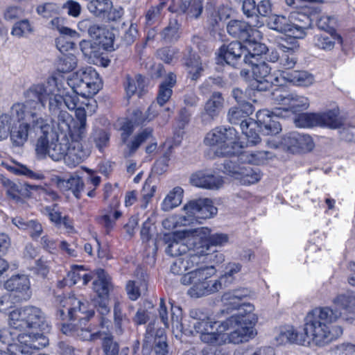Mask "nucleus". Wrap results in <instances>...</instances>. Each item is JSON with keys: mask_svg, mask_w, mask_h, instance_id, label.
Returning <instances> with one entry per match:
<instances>
[{"mask_svg": "<svg viewBox=\"0 0 355 355\" xmlns=\"http://www.w3.org/2000/svg\"><path fill=\"white\" fill-rule=\"evenodd\" d=\"M341 317V313L329 306L316 308L310 311L305 318L302 336L304 345L311 344L324 346L336 339L342 334L340 327H336V335L332 333L330 324Z\"/></svg>", "mask_w": 355, "mask_h": 355, "instance_id": "nucleus-6", "label": "nucleus"}, {"mask_svg": "<svg viewBox=\"0 0 355 355\" xmlns=\"http://www.w3.org/2000/svg\"><path fill=\"white\" fill-rule=\"evenodd\" d=\"M349 268L351 274L348 277V283L355 287V263H350ZM333 303L339 308L345 310L347 313L354 315L355 314V293H348L338 295L334 300ZM344 319L348 320L353 319L354 316H343Z\"/></svg>", "mask_w": 355, "mask_h": 355, "instance_id": "nucleus-22", "label": "nucleus"}, {"mask_svg": "<svg viewBox=\"0 0 355 355\" xmlns=\"http://www.w3.org/2000/svg\"><path fill=\"white\" fill-rule=\"evenodd\" d=\"M224 100L219 92H214L205 105L204 111L201 113L203 123H209L214 121L223 107Z\"/></svg>", "mask_w": 355, "mask_h": 355, "instance_id": "nucleus-27", "label": "nucleus"}, {"mask_svg": "<svg viewBox=\"0 0 355 355\" xmlns=\"http://www.w3.org/2000/svg\"><path fill=\"white\" fill-rule=\"evenodd\" d=\"M64 80L54 76L50 77L46 82L31 86L27 90L28 98L36 97L44 105L49 101V112H58V109L67 107L75 110L76 116L80 121L79 135L84 133L86 127V115L95 112L97 104L94 98H78L73 89L65 87Z\"/></svg>", "mask_w": 355, "mask_h": 355, "instance_id": "nucleus-1", "label": "nucleus"}, {"mask_svg": "<svg viewBox=\"0 0 355 355\" xmlns=\"http://www.w3.org/2000/svg\"><path fill=\"white\" fill-rule=\"evenodd\" d=\"M90 12L97 17H105V14L112 8L110 0H93L87 5Z\"/></svg>", "mask_w": 355, "mask_h": 355, "instance_id": "nucleus-50", "label": "nucleus"}, {"mask_svg": "<svg viewBox=\"0 0 355 355\" xmlns=\"http://www.w3.org/2000/svg\"><path fill=\"white\" fill-rule=\"evenodd\" d=\"M318 126H324L336 129L339 128L342 123V119L339 116L338 110H332L326 112L317 113Z\"/></svg>", "mask_w": 355, "mask_h": 355, "instance_id": "nucleus-37", "label": "nucleus"}, {"mask_svg": "<svg viewBox=\"0 0 355 355\" xmlns=\"http://www.w3.org/2000/svg\"><path fill=\"white\" fill-rule=\"evenodd\" d=\"M313 42L316 47L320 49L330 51L334 49L336 42L341 44L343 40L337 33L331 31L315 35Z\"/></svg>", "mask_w": 355, "mask_h": 355, "instance_id": "nucleus-31", "label": "nucleus"}, {"mask_svg": "<svg viewBox=\"0 0 355 355\" xmlns=\"http://www.w3.org/2000/svg\"><path fill=\"white\" fill-rule=\"evenodd\" d=\"M26 101L24 103H16L11 107L9 114L16 119V123H20V119L26 116V114L30 113L31 117V122L33 123V128L34 130L39 129V126H34L33 121L37 118H42L37 114V110L44 107V103L42 104L36 97L28 98L27 91L25 93Z\"/></svg>", "mask_w": 355, "mask_h": 355, "instance_id": "nucleus-20", "label": "nucleus"}, {"mask_svg": "<svg viewBox=\"0 0 355 355\" xmlns=\"http://www.w3.org/2000/svg\"><path fill=\"white\" fill-rule=\"evenodd\" d=\"M102 349L103 355H119V345L112 336H107L103 338Z\"/></svg>", "mask_w": 355, "mask_h": 355, "instance_id": "nucleus-56", "label": "nucleus"}, {"mask_svg": "<svg viewBox=\"0 0 355 355\" xmlns=\"http://www.w3.org/2000/svg\"><path fill=\"white\" fill-rule=\"evenodd\" d=\"M30 125L25 122L16 123L12 127L10 132V140L15 146H22L28 139Z\"/></svg>", "mask_w": 355, "mask_h": 355, "instance_id": "nucleus-35", "label": "nucleus"}, {"mask_svg": "<svg viewBox=\"0 0 355 355\" xmlns=\"http://www.w3.org/2000/svg\"><path fill=\"white\" fill-rule=\"evenodd\" d=\"M77 66V58L74 55H64L59 60L58 69L62 73L72 71Z\"/></svg>", "mask_w": 355, "mask_h": 355, "instance_id": "nucleus-55", "label": "nucleus"}, {"mask_svg": "<svg viewBox=\"0 0 355 355\" xmlns=\"http://www.w3.org/2000/svg\"><path fill=\"white\" fill-rule=\"evenodd\" d=\"M178 26L176 21L171 22L162 33V37L167 42H173L178 37Z\"/></svg>", "mask_w": 355, "mask_h": 355, "instance_id": "nucleus-62", "label": "nucleus"}, {"mask_svg": "<svg viewBox=\"0 0 355 355\" xmlns=\"http://www.w3.org/2000/svg\"><path fill=\"white\" fill-rule=\"evenodd\" d=\"M205 144L210 146L216 156H232L239 155L241 162L252 164H262L272 157L268 151H244L239 141L237 131L233 128L217 127L207 134Z\"/></svg>", "mask_w": 355, "mask_h": 355, "instance_id": "nucleus-4", "label": "nucleus"}, {"mask_svg": "<svg viewBox=\"0 0 355 355\" xmlns=\"http://www.w3.org/2000/svg\"><path fill=\"white\" fill-rule=\"evenodd\" d=\"M234 355H275L274 349L270 347H263L252 352L248 349H240L236 351Z\"/></svg>", "mask_w": 355, "mask_h": 355, "instance_id": "nucleus-64", "label": "nucleus"}, {"mask_svg": "<svg viewBox=\"0 0 355 355\" xmlns=\"http://www.w3.org/2000/svg\"><path fill=\"white\" fill-rule=\"evenodd\" d=\"M227 31L234 37L248 42H258L261 38V33L252 28L248 23L239 20H231L227 26Z\"/></svg>", "mask_w": 355, "mask_h": 355, "instance_id": "nucleus-21", "label": "nucleus"}, {"mask_svg": "<svg viewBox=\"0 0 355 355\" xmlns=\"http://www.w3.org/2000/svg\"><path fill=\"white\" fill-rule=\"evenodd\" d=\"M73 334L83 340H92L98 338L101 334V331H95L90 327H73Z\"/></svg>", "mask_w": 355, "mask_h": 355, "instance_id": "nucleus-53", "label": "nucleus"}, {"mask_svg": "<svg viewBox=\"0 0 355 355\" xmlns=\"http://www.w3.org/2000/svg\"><path fill=\"white\" fill-rule=\"evenodd\" d=\"M267 47L259 42H248L241 44L239 42H232L227 45H223L219 51V56L227 62V64L234 66L236 62L243 55L250 59L257 60L258 56L266 52Z\"/></svg>", "mask_w": 355, "mask_h": 355, "instance_id": "nucleus-12", "label": "nucleus"}, {"mask_svg": "<svg viewBox=\"0 0 355 355\" xmlns=\"http://www.w3.org/2000/svg\"><path fill=\"white\" fill-rule=\"evenodd\" d=\"M201 258L202 256L191 254L176 258L171 266L173 274L182 275L180 283L190 286L187 294L191 297H200L220 291L219 281L210 279L216 273L215 268L202 265Z\"/></svg>", "mask_w": 355, "mask_h": 355, "instance_id": "nucleus-3", "label": "nucleus"}, {"mask_svg": "<svg viewBox=\"0 0 355 355\" xmlns=\"http://www.w3.org/2000/svg\"><path fill=\"white\" fill-rule=\"evenodd\" d=\"M236 180L245 185L252 184L258 182L261 174L258 168H254L250 166L241 165L239 172L236 173Z\"/></svg>", "mask_w": 355, "mask_h": 355, "instance_id": "nucleus-34", "label": "nucleus"}, {"mask_svg": "<svg viewBox=\"0 0 355 355\" xmlns=\"http://www.w3.org/2000/svg\"><path fill=\"white\" fill-rule=\"evenodd\" d=\"M292 30V39H302L306 35V30L311 24L309 15L300 12H292L288 17Z\"/></svg>", "mask_w": 355, "mask_h": 355, "instance_id": "nucleus-26", "label": "nucleus"}, {"mask_svg": "<svg viewBox=\"0 0 355 355\" xmlns=\"http://www.w3.org/2000/svg\"><path fill=\"white\" fill-rule=\"evenodd\" d=\"M278 46L282 51L279 58L280 66L284 69L293 68L297 60L295 53L300 47L297 40L289 38L279 43Z\"/></svg>", "mask_w": 355, "mask_h": 355, "instance_id": "nucleus-24", "label": "nucleus"}, {"mask_svg": "<svg viewBox=\"0 0 355 355\" xmlns=\"http://www.w3.org/2000/svg\"><path fill=\"white\" fill-rule=\"evenodd\" d=\"M121 215V212L118 210L110 209L102 214L99 218V222L107 230H110L112 228L115 220H117Z\"/></svg>", "mask_w": 355, "mask_h": 355, "instance_id": "nucleus-54", "label": "nucleus"}, {"mask_svg": "<svg viewBox=\"0 0 355 355\" xmlns=\"http://www.w3.org/2000/svg\"><path fill=\"white\" fill-rule=\"evenodd\" d=\"M236 310V313L220 322V330L212 323L200 322L196 324L198 330L203 332L202 341L221 345L227 343L239 344L254 338L258 317L254 312V306L249 303L242 304Z\"/></svg>", "mask_w": 355, "mask_h": 355, "instance_id": "nucleus-2", "label": "nucleus"}, {"mask_svg": "<svg viewBox=\"0 0 355 355\" xmlns=\"http://www.w3.org/2000/svg\"><path fill=\"white\" fill-rule=\"evenodd\" d=\"M15 123L16 119H13L9 112L0 115V140L7 138Z\"/></svg>", "mask_w": 355, "mask_h": 355, "instance_id": "nucleus-52", "label": "nucleus"}, {"mask_svg": "<svg viewBox=\"0 0 355 355\" xmlns=\"http://www.w3.org/2000/svg\"><path fill=\"white\" fill-rule=\"evenodd\" d=\"M254 110L250 103H243L238 107H232L228 112V120L232 124L240 123V128L245 135L248 142L255 145L259 142L260 138L256 131L259 130L266 135H276L282 128L279 121L274 119L270 112L268 110H259L257 112V121L246 119V116L251 114Z\"/></svg>", "mask_w": 355, "mask_h": 355, "instance_id": "nucleus-5", "label": "nucleus"}, {"mask_svg": "<svg viewBox=\"0 0 355 355\" xmlns=\"http://www.w3.org/2000/svg\"><path fill=\"white\" fill-rule=\"evenodd\" d=\"M289 24L288 19L284 15H274L269 17L267 20V25L270 29L286 33L291 38L292 30Z\"/></svg>", "mask_w": 355, "mask_h": 355, "instance_id": "nucleus-40", "label": "nucleus"}, {"mask_svg": "<svg viewBox=\"0 0 355 355\" xmlns=\"http://www.w3.org/2000/svg\"><path fill=\"white\" fill-rule=\"evenodd\" d=\"M183 198V189L180 187L173 188L164 198L161 204L162 210L169 211L178 207Z\"/></svg>", "mask_w": 355, "mask_h": 355, "instance_id": "nucleus-38", "label": "nucleus"}, {"mask_svg": "<svg viewBox=\"0 0 355 355\" xmlns=\"http://www.w3.org/2000/svg\"><path fill=\"white\" fill-rule=\"evenodd\" d=\"M273 99L277 105H282L281 107H277L274 112H270L271 116H276L280 114L279 111H291L293 113L307 110L310 105L309 99L302 95L296 94H288L277 90L273 93Z\"/></svg>", "mask_w": 355, "mask_h": 355, "instance_id": "nucleus-17", "label": "nucleus"}, {"mask_svg": "<svg viewBox=\"0 0 355 355\" xmlns=\"http://www.w3.org/2000/svg\"><path fill=\"white\" fill-rule=\"evenodd\" d=\"M78 134L75 137L69 139L67 144V153H66L65 164L70 168H73L83 162L89 155L88 149L85 148L81 140L85 137L86 128L82 135Z\"/></svg>", "mask_w": 355, "mask_h": 355, "instance_id": "nucleus-19", "label": "nucleus"}, {"mask_svg": "<svg viewBox=\"0 0 355 355\" xmlns=\"http://www.w3.org/2000/svg\"><path fill=\"white\" fill-rule=\"evenodd\" d=\"M180 9L188 17L197 19L203 10L202 0H181Z\"/></svg>", "mask_w": 355, "mask_h": 355, "instance_id": "nucleus-41", "label": "nucleus"}, {"mask_svg": "<svg viewBox=\"0 0 355 355\" xmlns=\"http://www.w3.org/2000/svg\"><path fill=\"white\" fill-rule=\"evenodd\" d=\"M190 180L191 184L197 187L211 190H217L223 184L222 177L208 171H201L193 174Z\"/></svg>", "mask_w": 355, "mask_h": 355, "instance_id": "nucleus-25", "label": "nucleus"}, {"mask_svg": "<svg viewBox=\"0 0 355 355\" xmlns=\"http://www.w3.org/2000/svg\"><path fill=\"white\" fill-rule=\"evenodd\" d=\"M175 83L176 75L172 72L168 73L164 81L160 84L157 96V102L160 107L163 106L171 97L172 88Z\"/></svg>", "mask_w": 355, "mask_h": 355, "instance_id": "nucleus-33", "label": "nucleus"}, {"mask_svg": "<svg viewBox=\"0 0 355 355\" xmlns=\"http://www.w3.org/2000/svg\"><path fill=\"white\" fill-rule=\"evenodd\" d=\"M187 72L193 80H196L201 75L203 71L202 62L197 55H191L186 62Z\"/></svg>", "mask_w": 355, "mask_h": 355, "instance_id": "nucleus-49", "label": "nucleus"}, {"mask_svg": "<svg viewBox=\"0 0 355 355\" xmlns=\"http://www.w3.org/2000/svg\"><path fill=\"white\" fill-rule=\"evenodd\" d=\"M191 225L187 214H173L166 218L162 221V226L165 230H173L175 228Z\"/></svg>", "mask_w": 355, "mask_h": 355, "instance_id": "nucleus-47", "label": "nucleus"}, {"mask_svg": "<svg viewBox=\"0 0 355 355\" xmlns=\"http://www.w3.org/2000/svg\"><path fill=\"white\" fill-rule=\"evenodd\" d=\"M209 235L207 227L177 232L172 235L165 236L168 239L166 248V254L177 258L195 254L202 256L206 252L207 245H198L197 240L205 241Z\"/></svg>", "mask_w": 355, "mask_h": 355, "instance_id": "nucleus-7", "label": "nucleus"}, {"mask_svg": "<svg viewBox=\"0 0 355 355\" xmlns=\"http://www.w3.org/2000/svg\"><path fill=\"white\" fill-rule=\"evenodd\" d=\"M182 310L179 306L171 307L172 331L175 337H179L182 334L193 333L191 329H187L182 322Z\"/></svg>", "mask_w": 355, "mask_h": 355, "instance_id": "nucleus-43", "label": "nucleus"}, {"mask_svg": "<svg viewBox=\"0 0 355 355\" xmlns=\"http://www.w3.org/2000/svg\"><path fill=\"white\" fill-rule=\"evenodd\" d=\"M52 116V125L55 132L62 137L71 138L77 135L80 123L76 125L73 118L66 110L58 109V112H50Z\"/></svg>", "mask_w": 355, "mask_h": 355, "instance_id": "nucleus-18", "label": "nucleus"}, {"mask_svg": "<svg viewBox=\"0 0 355 355\" xmlns=\"http://www.w3.org/2000/svg\"><path fill=\"white\" fill-rule=\"evenodd\" d=\"M67 85L81 98H93L100 89L101 80L96 71L89 67L72 73Z\"/></svg>", "mask_w": 355, "mask_h": 355, "instance_id": "nucleus-11", "label": "nucleus"}, {"mask_svg": "<svg viewBox=\"0 0 355 355\" xmlns=\"http://www.w3.org/2000/svg\"><path fill=\"white\" fill-rule=\"evenodd\" d=\"M281 80H286L294 85L309 87L314 83L313 76L305 71H294L290 73L279 72Z\"/></svg>", "mask_w": 355, "mask_h": 355, "instance_id": "nucleus-30", "label": "nucleus"}, {"mask_svg": "<svg viewBox=\"0 0 355 355\" xmlns=\"http://www.w3.org/2000/svg\"><path fill=\"white\" fill-rule=\"evenodd\" d=\"M4 286L6 289L18 293L20 300H27L31 296L30 281L26 275H14L5 282Z\"/></svg>", "mask_w": 355, "mask_h": 355, "instance_id": "nucleus-28", "label": "nucleus"}, {"mask_svg": "<svg viewBox=\"0 0 355 355\" xmlns=\"http://www.w3.org/2000/svg\"><path fill=\"white\" fill-rule=\"evenodd\" d=\"M97 279L93 282V289L97 294V297L94 300V305L101 315L100 326L102 329H107L110 321L104 316L109 313L108 295L112 288L110 277L102 269L96 270Z\"/></svg>", "mask_w": 355, "mask_h": 355, "instance_id": "nucleus-14", "label": "nucleus"}, {"mask_svg": "<svg viewBox=\"0 0 355 355\" xmlns=\"http://www.w3.org/2000/svg\"><path fill=\"white\" fill-rule=\"evenodd\" d=\"M91 280V277L87 274L82 266H73L71 270L64 278L65 284L73 286L79 282H82L83 285H86Z\"/></svg>", "mask_w": 355, "mask_h": 355, "instance_id": "nucleus-39", "label": "nucleus"}, {"mask_svg": "<svg viewBox=\"0 0 355 355\" xmlns=\"http://www.w3.org/2000/svg\"><path fill=\"white\" fill-rule=\"evenodd\" d=\"M9 169L15 174L26 175L35 180H42L44 178V175L42 173H34L25 166L19 165L15 167L10 166Z\"/></svg>", "mask_w": 355, "mask_h": 355, "instance_id": "nucleus-63", "label": "nucleus"}, {"mask_svg": "<svg viewBox=\"0 0 355 355\" xmlns=\"http://www.w3.org/2000/svg\"><path fill=\"white\" fill-rule=\"evenodd\" d=\"M182 211L187 214L191 225L201 223L200 220L214 217L217 214L218 209L211 199L205 198L190 200L183 206Z\"/></svg>", "mask_w": 355, "mask_h": 355, "instance_id": "nucleus-16", "label": "nucleus"}, {"mask_svg": "<svg viewBox=\"0 0 355 355\" xmlns=\"http://www.w3.org/2000/svg\"><path fill=\"white\" fill-rule=\"evenodd\" d=\"M97 30L94 31L95 34L90 37L96 41V42L102 45L104 49H109L113 44V35L112 31L106 28L105 26L96 24Z\"/></svg>", "mask_w": 355, "mask_h": 355, "instance_id": "nucleus-42", "label": "nucleus"}, {"mask_svg": "<svg viewBox=\"0 0 355 355\" xmlns=\"http://www.w3.org/2000/svg\"><path fill=\"white\" fill-rule=\"evenodd\" d=\"M53 181L58 189L63 191H71L76 198H78L79 193L83 189V182L78 175H71L67 180L55 176L53 178Z\"/></svg>", "mask_w": 355, "mask_h": 355, "instance_id": "nucleus-29", "label": "nucleus"}, {"mask_svg": "<svg viewBox=\"0 0 355 355\" xmlns=\"http://www.w3.org/2000/svg\"><path fill=\"white\" fill-rule=\"evenodd\" d=\"M0 341L9 347V351L20 355H30L32 349L45 347L49 338L42 334H17L10 329L0 330Z\"/></svg>", "mask_w": 355, "mask_h": 355, "instance_id": "nucleus-10", "label": "nucleus"}, {"mask_svg": "<svg viewBox=\"0 0 355 355\" xmlns=\"http://www.w3.org/2000/svg\"><path fill=\"white\" fill-rule=\"evenodd\" d=\"M144 79L140 74L133 76H127L125 83V89L127 97L130 98L137 92L142 91L144 88Z\"/></svg>", "mask_w": 355, "mask_h": 355, "instance_id": "nucleus-45", "label": "nucleus"}, {"mask_svg": "<svg viewBox=\"0 0 355 355\" xmlns=\"http://www.w3.org/2000/svg\"><path fill=\"white\" fill-rule=\"evenodd\" d=\"M258 60L259 58L250 60L248 57L243 58L245 63L252 66V72L255 80L253 87L258 91H266L270 89L272 85H282L281 76L276 73H272L271 67L268 63L265 62L257 63Z\"/></svg>", "mask_w": 355, "mask_h": 355, "instance_id": "nucleus-15", "label": "nucleus"}, {"mask_svg": "<svg viewBox=\"0 0 355 355\" xmlns=\"http://www.w3.org/2000/svg\"><path fill=\"white\" fill-rule=\"evenodd\" d=\"M86 305L74 296L64 297L60 301L58 306V315L60 319L72 320L78 317V313H85Z\"/></svg>", "mask_w": 355, "mask_h": 355, "instance_id": "nucleus-23", "label": "nucleus"}, {"mask_svg": "<svg viewBox=\"0 0 355 355\" xmlns=\"http://www.w3.org/2000/svg\"><path fill=\"white\" fill-rule=\"evenodd\" d=\"M295 124L299 128H311L318 126L317 113H303L294 120Z\"/></svg>", "mask_w": 355, "mask_h": 355, "instance_id": "nucleus-51", "label": "nucleus"}, {"mask_svg": "<svg viewBox=\"0 0 355 355\" xmlns=\"http://www.w3.org/2000/svg\"><path fill=\"white\" fill-rule=\"evenodd\" d=\"M42 212L46 215L50 220L58 226L62 225V215L57 209V205L54 204L52 206L44 207Z\"/></svg>", "mask_w": 355, "mask_h": 355, "instance_id": "nucleus-59", "label": "nucleus"}, {"mask_svg": "<svg viewBox=\"0 0 355 355\" xmlns=\"http://www.w3.org/2000/svg\"><path fill=\"white\" fill-rule=\"evenodd\" d=\"M277 344L296 343L304 345L305 340L303 338L302 332L296 331L293 327L287 326L280 329L278 335L275 337Z\"/></svg>", "mask_w": 355, "mask_h": 355, "instance_id": "nucleus-32", "label": "nucleus"}, {"mask_svg": "<svg viewBox=\"0 0 355 355\" xmlns=\"http://www.w3.org/2000/svg\"><path fill=\"white\" fill-rule=\"evenodd\" d=\"M10 329L24 334H42L46 336L51 330L44 313L36 306H25L12 311L9 314Z\"/></svg>", "mask_w": 355, "mask_h": 355, "instance_id": "nucleus-8", "label": "nucleus"}, {"mask_svg": "<svg viewBox=\"0 0 355 355\" xmlns=\"http://www.w3.org/2000/svg\"><path fill=\"white\" fill-rule=\"evenodd\" d=\"M33 31L32 27L27 19H24L15 23L12 27L11 33L12 35L22 37Z\"/></svg>", "mask_w": 355, "mask_h": 355, "instance_id": "nucleus-57", "label": "nucleus"}, {"mask_svg": "<svg viewBox=\"0 0 355 355\" xmlns=\"http://www.w3.org/2000/svg\"><path fill=\"white\" fill-rule=\"evenodd\" d=\"M37 12L43 17H50L60 12L59 6L54 3H46L37 8Z\"/></svg>", "mask_w": 355, "mask_h": 355, "instance_id": "nucleus-61", "label": "nucleus"}, {"mask_svg": "<svg viewBox=\"0 0 355 355\" xmlns=\"http://www.w3.org/2000/svg\"><path fill=\"white\" fill-rule=\"evenodd\" d=\"M33 123L34 126H39L42 133L37 139L35 144L37 157L43 159L49 156L53 161L58 162L63 159L65 162L69 138L60 139L59 136L56 139L52 138L53 135L49 131L50 127L43 118H37Z\"/></svg>", "mask_w": 355, "mask_h": 355, "instance_id": "nucleus-9", "label": "nucleus"}, {"mask_svg": "<svg viewBox=\"0 0 355 355\" xmlns=\"http://www.w3.org/2000/svg\"><path fill=\"white\" fill-rule=\"evenodd\" d=\"M298 141V132H292L286 135L282 139L281 145L283 148L293 153L297 152V141Z\"/></svg>", "mask_w": 355, "mask_h": 355, "instance_id": "nucleus-58", "label": "nucleus"}, {"mask_svg": "<svg viewBox=\"0 0 355 355\" xmlns=\"http://www.w3.org/2000/svg\"><path fill=\"white\" fill-rule=\"evenodd\" d=\"M121 130V141L125 146L123 151L125 157L132 156L143 143L148 141H150V144L146 146V152L150 154L156 150L157 145L153 137V129L149 128L144 129L130 139L129 137L134 130L133 124L131 121H125L123 124Z\"/></svg>", "mask_w": 355, "mask_h": 355, "instance_id": "nucleus-13", "label": "nucleus"}, {"mask_svg": "<svg viewBox=\"0 0 355 355\" xmlns=\"http://www.w3.org/2000/svg\"><path fill=\"white\" fill-rule=\"evenodd\" d=\"M241 270V265L239 263H227L224 269V274L221 275L218 279H214V281H219L220 282V290L223 286H227L234 279V275L239 273Z\"/></svg>", "mask_w": 355, "mask_h": 355, "instance_id": "nucleus-44", "label": "nucleus"}, {"mask_svg": "<svg viewBox=\"0 0 355 355\" xmlns=\"http://www.w3.org/2000/svg\"><path fill=\"white\" fill-rule=\"evenodd\" d=\"M297 152L311 151L314 148V142L311 136L298 132V141H297Z\"/></svg>", "mask_w": 355, "mask_h": 355, "instance_id": "nucleus-60", "label": "nucleus"}, {"mask_svg": "<svg viewBox=\"0 0 355 355\" xmlns=\"http://www.w3.org/2000/svg\"><path fill=\"white\" fill-rule=\"evenodd\" d=\"M209 235L206 236L205 241H199L197 240L198 245H202V244H206L207 250L206 252L202 254V257L209 254V247L210 245L214 246H221L226 244L228 241V236L224 234H211V230L208 227Z\"/></svg>", "mask_w": 355, "mask_h": 355, "instance_id": "nucleus-46", "label": "nucleus"}, {"mask_svg": "<svg viewBox=\"0 0 355 355\" xmlns=\"http://www.w3.org/2000/svg\"><path fill=\"white\" fill-rule=\"evenodd\" d=\"M65 19L61 17H53L48 24V27L52 30L58 31L60 35L69 36L72 38L79 37V33L75 30L64 26Z\"/></svg>", "mask_w": 355, "mask_h": 355, "instance_id": "nucleus-48", "label": "nucleus"}, {"mask_svg": "<svg viewBox=\"0 0 355 355\" xmlns=\"http://www.w3.org/2000/svg\"><path fill=\"white\" fill-rule=\"evenodd\" d=\"M248 295V291L243 288L230 291L222 296V302L227 309H237L241 300Z\"/></svg>", "mask_w": 355, "mask_h": 355, "instance_id": "nucleus-36", "label": "nucleus"}]
</instances>
